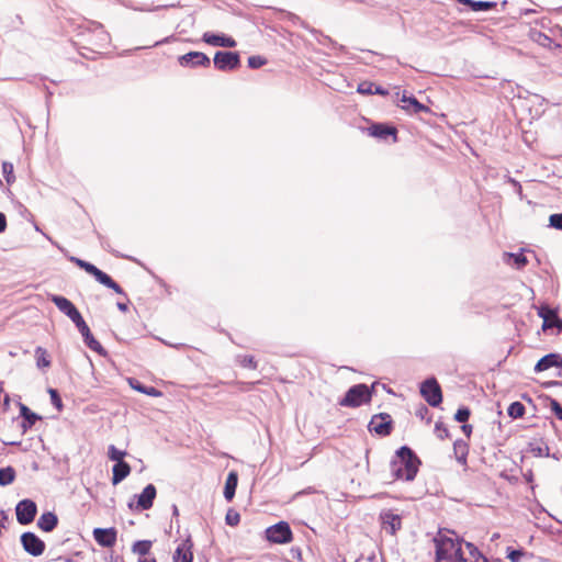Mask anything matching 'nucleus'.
Segmentation results:
<instances>
[{
  "label": "nucleus",
  "mask_w": 562,
  "mask_h": 562,
  "mask_svg": "<svg viewBox=\"0 0 562 562\" xmlns=\"http://www.w3.org/2000/svg\"><path fill=\"white\" fill-rule=\"evenodd\" d=\"M419 464L420 461L413 450L404 446L396 451L390 462V470L395 480L412 481L418 472Z\"/></svg>",
  "instance_id": "obj_1"
},
{
  "label": "nucleus",
  "mask_w": 562,
  "mask_h": 562,
  "mask_svg": "<svg viewBox=\"0 0 562 562\" xmlns=\"http://www.w3.org/2000/svg\"><path fill=\"white\" fill-rule=\"evenodd\" d=\"M436 562H462V542L451 530H440L434 538Z\"/></svg>",
  "instance_id": "obj_2"
},
{
  "label": "nucleus",
  "mask_w": 562,
  "mask_h": 562,
  "mask_svg": "<svg viewBox=\"0 0 562 562\" xmlns=\"http://www.w3.org/2000/svg\"><path fill=\"white\" fill-rule=\"evenodd\" d=\"M68 259L89 274L93 276L95 280L104 286L114 290L119 294H123L122 288L114 280H112L110 276L97 268L94 265L74 256H69Z\"/></svg>",
  "instance_id": "obj_3"
},
{
  "label": "nucleus",
  "mask_w": 562,
  "mask_h": 562,
  "mask_svg": "<svg viewBox=\"0 0 562 562\" xmlns=\"http://www.w3.org/2000/svg\"><path fill=\"white\" fill-rule=\"evenodd\" d=\"M372 392L366 384H356L351 386L344 398L339 401V405L344 407H359L370 402Z\"/></svg>",
  "instance_id": "obj_4"
},
{
  "label": "nucleus",
  "mask_w": 562,
  "mask_h": 562,
  "mask_svg": "<svg viewBox=\"0 0 562 562\" xmlns=\"http://www.w3.org/2000/svg\"><path fill=\"white\" fill-rule=\"evenodd\" d=\"M420 394L432 407L439 406L442 402L441 389L435 378L427 379L422 383Z\"/></svg>",
  "instance_id": "obj_5"
},
{
  "label": "nucleus",
  "mask_w": 562,
  "mask_h": 562,
  "mask_svg": "<svg viewBox=\"0 0 562 562\" xmlns=\"http://www.w3.org/2000/svg\"><path fill=\"white\" fill-rule=\"evenodd\" d=\"M266 537L273 543H288L292 540V531L288 522L280 521L267 528Z\"/></svg>",
  "instance_id": "obj_6"
},
{
  "label": "nucleus",
  "mask_w": 562,
  "mask_h": 562,
  "mask_svg": "<svg viewBox=\"0 0 562 562\" xmlns=\"http://www.w3.org/2000/svg\"><path fill=\"white\" fill-rule=\"evenodd\" d=\"M213 61L214 66L222 71L234 70L240 65L237 52H216Z\"/></svg>",
  "instance_id": "obj_7"
},
{
  "label": "nucleus",
  "mask_w": 562,
  "mask_h": 562,
  "mask_svg": "<svg viewBox=\"0 0 562 562\" xmlns=\"http://www.w3.org/2000/svg\"><path fill=\"white\" fill-rule=\"evenodd\" d=\"M37 513V506L32 499H22L15 507L16 520L21 525L31 524Z\"/></svg>",
  "instance_id": "obj_8"
},
{
  "label": "nucleus",
  "mask_w": 562,
  "mask_h": 562,
  "mask_svg": "<svg viewBox=\"0 0 562 562\" xmlns=\"http://www.w3.org/2000/svg\"><path fill=\"white\" fill-rule=\"evenodd\" d=\"M23 549L33 557L41 555L45 550V543L33 532H24L21 536Z\"/></svg>",
  "instance_id": "obj_9"
},
{
  "label": "nucleus",
  "mask_w": 562,
  "mask_h": 562,
  "mask_svg": "<svg viewBox=\"0 0 562 562\" xmlns=\"http://www.w3.org/2000/svg\"><path fill=\"white\" fill-rule=\"evenodd\" d=\"M178 63L182 67L194 68V67H209L211 64L210 58L201 52H190L188 54L178 57Z\"/></svg>",
  "instance_id": "obj_10"
},
{
  "label": "nucleus",
  "mask_w": 562,
  "mask_h": 562,
  "mask_svg": "<svg viewBox=\"0 0 562 562\" xmlns=\"http://www.w3.org/2000/svg\"><path fill=\"white\" fill-rule=\"evenodd\" d=\"M369 430L379 436H387L392 430V418L389 414H378L371 418Z\"/></svg>",
  "instance_id": "obj_11"
},
{
  "label": "nucleus",
  "mask_w": 562,
  "mask_h": 562,
  "mask_svg": "<svg viewBox=\"0 0 562 562\" xmlns=\"http://www.w3.org/2000/svg\"><path fill=\"white\" fill-rule=\"evenodd\" d=\"M50 300L60 312L74 322V324L78 323V321L82 318L77 307L68 299L60 295H52Z\"/></svg>",
  "instance_id": "obj_12"
},
{
  "label": "nucleus",
  "mask_w": 562,
  "mask_h": 562,
  "mask_svg": "<svg viewBox=\"0 0 562 562\" xmlns=\"http://www.w3.org/2000/svg\"><path fill=\"white\" fill-rule=\"evenodd\" d=\"M380 520L382 528L391 535H395L402 528V517L391 509L382 510Z\"/></svg>",
  "instance_id": "obj_13"
},
{
  "label": "nucleus",
  "mask_w": 562,
  "mask_h": 562,
  "mask_svg": "<svg viewBox=\"0 0 562 562\" xmlns=\"http://www.w3.org/2000/svg\"><path fill=\"white\" fill-rule=\"evenodd\" d=\"M538 315L543 319L542 329L544 331L553 327L562 330V319L558 317L557 310H553L548 305H541L538 308Z\"/></svg>",
  "instance_id": "obj_14"
},
{
  "label": "nucleus",
  "mask_w": 562,
  "mask_h": 562,
  "mask_svg": "<svg viewBox=\"0 0 562 562\" xmlns=\"http://www.w3.org/2000/svg\"><path fill=\"white\" fill-rule=\"evenodd\" d=\"M156 494V487L153 484H148L137 496L136 506H134L133 503H130L128 507L136 510H147L151 508Z\"/></svg>",
  "instance_id": "obj_15"
},
{
  "label": "nucleus",
  "mask_w": 562,
  "mask_h": 562,
  "mask_svg": "<svg viewBox=\"0 0 562 562\" xmlns=\"http://www.w3.org/2000/svg\"><path fill=\"white\" fill-rule=\"evenodd\" d=\"M116 529L115 528H95L93 530V538L104 548H112L116 543Z\"/></svg>",
  "instance_id": "obj_16"
},
{
  "label": "nucleus",
  "mask_w": 562,
  "mask_h": 562,
  "mask_svg": "<svg viewBox=\"0 0 562 562\" xmlns=\"http://www.w3.org/2000/svg\"><path fill=\"white\" fill-rule=\"evenodd\" d=\"M75 325L78 328V330L80 331V334L82 335L86 345L91 350H93L100 355L104 353L103 347L97 339H94V337L92 336V334L83 318L78 321V323H76Z\"/></svg>",
  "instance_id": "obj_17"
},
{
  "label": "nucleus",
  "mask_w": 562,
  "mask_h": 562,
  "mask_svg": "<svg viewBox=\"0 0 562 562\" xmlns=\"http://www.w3.org/2000/svg\"><path fill=\"white\" fill-rule=\"evenodd\" d=\"M202 40L204 43L214 47L233 48L236 46V41L233 37L226 36L225 34L205 32L202 36Z\"/></svg>",
  "instance_id": "obj_18"
},
{
  "label": "nucleus",
  "mask_w": 562,
  "mask_h": 562,
  "mask_svg": "<svg viewBox=\"0 0 562 562\" xmlns=\"http://www.w3.org/2000/svg\"><path fill=\"white\" fill-rule=\"evenodd\" d=\"M193 542L191 537H187L184 540L179 543L177 547L172 560L173 562H192L193 560Z\"/></svg>",
  "instance_id": "obj_19"
},
{
  "label": "nucleus",
  "mask_w": 562,
  "mask_h": 562,
  "mask_svg": "<svg viewBox=\"0 0 562 562\" xmlns=\"http://www.w3.org/2000/svg\"><path fill=\"white\" fill-rule=\"evenodd\" d=\"M553 367H562V359L558 353H549L542 357L535 366V372H542Z\"/></svg>",
  "instance_id": "obj_20"
},
{
  "label": "nucleus",
  "mask_w": 562,
  "mask_h": 562,
  "mask_svg": "<svg viewBox=\"0 0 562 562\" xmlns=\"http://www.w3.org/2000/svg\"><path fill=\"white\" fill-rule=\"evenodd\" d=\"M400 101L403 103L402 108L412 113H420V112H429V108L422 104L416 98L407 97L403 93L400 98Z\"/></svg>",
  "instance_id": "obj_21"
},
{
  "label": "nucleus",
  "mask_w": 562,
  "mask_h": 562,
  "mask_svg": "<svg viewBox=\"0 0 562 562\" xmlns=\"http://www.w3.org/2000/svg\"><path fill=\"white\" fill-rule=\"evenodd\" d=\"M57 524H58V518L52 512L42 514L37 520L38 528L46 532L54 530L56 528Z\"/></svg>",
  "instance_id": "obj_22"
},
{
  "label": "nucleus",
  "mask_w": 562,
  "mask_h": 562,
  "mask_svg": "<svg viewBox=\"0 0 562 562\" xmlns=\"http://www.w3.org/2000/svg\"><path fill=\"white\" fill-rule=\"evenodd\" d=\"M369 131L370 135L380 139H386L389 136H393L394 140L396 139V130L394 127L385 126L383 124H375L372 125Z\"/></svg>",
  "instance_id": "obj_23"
},
{
  "label": "nucleus",
  "mask_w": 562,
  "mask_h": 562,
  "mask_svg": "<svg viewBox=\"0 0 562 562\" xmlns=\"http://www.w3.org/2000/svg\"><path fill=\"white\" fill-rule=\"evenodd\" d=\"M112 472H113L112 483L114 485H116L120 482H122L126 476L130 475L131 467L126 462L115 463L112 469Z\"/></svg>",
  "instance_id": "obj_24"
},
{
  "label": "nucleus",
  "mask_w": 562,
  "mask_h": 562,
  "mask_svg": "<svg viewBox=\"0 0 562 562\" xmlns=\"http://www.w3.org/2000/svg\"><path fill=\"white\" fill-rule=\"evenodd\" d=\"M128 384L133 390H135L139 393H143V394H146V395H149L153 397L162 396V392L159 391L158 389L153 387V386H145L139 381H137L135 379H128Z\"/></svg>",
  "instance_id": "obj_25"
},
{
  "label": "nucleus",
  "mask_w": 562,
  "mask_h": 562,
  "mask_svg": "<svg viewBox=\"0 0 562 562\" xmlns=\"http://www.w3.org/2000/svg\"><path fill=\"white\" fill-rule=\"evenodd\" d=\"M504 260L507 265L513 266L517 269L524 268L528 262L526 256L522 252H518V254L506 252V254H504Z\"/></svg>",
  "instance_id": "obj_26"
},
{
  "label": "nucleus",
  "mask_w": 562,
  "mask_h": 562,
  "mask_svg": "<svg viewBox=\"0 0 562 562\" xmlns=\"http://www.w3.org/2000/svg\"><path fill=\"white\" fill-rule=\"evenodd\" d=\"M238 476L237 473L231 472L226 479L224 487V496L227 501H232L237 487Z\"/></svg>",
  "instance_id": "obj_27"
},
{
  "label": "nucleus",
  "mask_w": 562,
  "mask_h": 562,
  "mask_svg": "<svg viewBox=\"0 0 562 562\" xmlns=\"http://www.w3.org/2000/svg\"><path fill=\"white\" fill-rule=\"evenodd\" d=\"M458 2L469 5L475 12L488 11L496 7V3L491 1L458 0Z\"/></svg>",
  "instance_id": "obj_28"
},
{
  "label": "nucleus",
  "mask_w": 562,
  "mask_h": 562,
  "mask_svg": "<svg viewBox=\"0 0 562 562\" xmlns=\"http://www.w3.org/2000/svg\"><path fill=\"white\" fill-rule=\"evenodd\" d=\"M20 413L23 417L22 427L24 430L32 427L40 419V416L31 412L25 405H21Z\"/></svg>",
  "instance_id": "obj_29"
},
{
  "label": "nucleus",
  "mask_w": 562,
  "mask_h": 562,
  "mask_svg": "<svg viewBox=\"0 0 562 562\" xmlns=\"http://www.w3.org/2000/svg\"><path fill=\"white\" fill-rule=\"evenodd\" d=\"M469 557L462 555V562H488L487 559L470 542L465 543Z\"/></svg>",
  "instance_id": "obj_30"
},
{
  "label": "nucleus",
  "mask_w": 562,
  "mask_h": 562,
  "mask_svg": "<svg viewBox=\"0 0 562 562\" xmlns=\"http://www.w3.org/2000/svg\"><path fill=\"white\" fill-rule=\"evenodd\" d=\"M150 548H151V541L149 540H139V541H136L133 547H132V551L139 555V558L142 557H146L149 551H150Z\"/></svg>",
  "instance_id": "obj_31"
},
{
  "label": "nucleus",
  "mask_w": 562,
  "mask_h": 562,
  "mask_svg": "<svg viewBox=\"0 0 562 562\" xmlns=\"http://www.w3.org/2000/svg\"><path fill=\"white\" fill-rule=\"evenodd\" d=\"M15 479V471L12 467L0 469V485L7 486L11 484Z\"/></svg>",
  "instance_id": "obj_32"
},
{
  "label": "nucleus",
  "mask_w": 562,
  "mask_h": 562,
  "mask_svg": "<svg viewBox=\"0 0 562 562\" xmlns=\"http://www.w3.org/2000/svg\"><path fill=\"white\" fill-rule=\"evenodd\" d=\"M525 406L520 402H513L507 409L508 415L512 418H520L525 415Z\"/></svg>",
  "instance_id": "obj_33"
},
{
  "label": "nucleus",
  "mask_w": 562,
  "mask_h": 562,
  "mask_svg": "<svg viewBox=\"0 0 562 562\" xmlns=\"http://www.w3.org/2000/svg\"><path fill=\"white\" fill-rule=\"evenodd\" d=\"M35 356H36V366L41 369V368H47L50 366V361L49 359L47 358V355H46V351L45 349H43L42 347H37L36 350H35Z\"/></svg>",
  "instance_id": "obj_34"
},
{
  "label": "nucleus",
  "mask_w": 562,
  "mask_h": 562,
  "mask_svg": "<svg viewBox=\"0 0 562 562\" xmlns=\"http://www.w3.org/2000/svg\"><path fill=\"white\" fill-rule=\"evenodd\" d=\"M108 456L110 460L115 461L116 463L124 462L123 458L126 456L125 451L119 450L115 446L111 445L108 450Z\"/></svg>",
  "instance_id": "obj_35"
},
{
  "label": "nucleus",
  "mask_w": 562,
  "mask_h": 562,
  "mask_svg": "<svg viewBox=\"0 0 562 562\" xmlns=\"http://www.w3.org/2000/svg\"><path fill=\"white\" fill-rule=\"evenodd\" d=\"M2 175L5 178L8 184H11L14 181V175H13V165L11 162L4 161L2 164Z\"/></svg>",
  "instance_id": "obj_36"
},
{
  "label": "nucleus",
  "mask_w": 562,
  "mask_h": 562,
  "mask_svg": "<svg viewBox=\"0 0 562 562\" xmlns=\"http://www.w3.org/2000/svg\"><path fill=\"white\" fill-rule=\"evenodd\" d=\"M237 359H238V363L244 368H249V369L257 368V363L252 356H249V355L239 356Z\"/></svg>",
  "instance_id": "obj_37"
},
{
  "label": "nucleus",
  "mask_w": 562,
  "mask_h": 562,
  "mask_svg": "<svg viewBox=\"0 0 562 562\" xmlns=\"http://www.w3.org/2000/svg\"><path fill=\"white\" fill-rule=\"evenodd\" d=\"M373 82L362 81L358 85L357 91L361 94H373Z\"/></svg>",
  "instance_id": "obj_38"
},
{
  "label": "nucleus",
  "mask_w": 562,
  "mask_h": 562,
  "mask_svg": "<svg viewBox=\"0 0 562 562\" xmlns=\"http://www.w3.org/2000/svg\"><path fill=\"white\" fill-rule=\"evenodd\" d=\"M470 409L468 407H461L454 414V419L459 423H465L470 417Z\"/></svg>",
  "instance_id": "obj_39"
},
{
  "label": "nucleus",
  "mask_w": 562,
  "mask_h": 562,
  "mask_svg": "<svg viewBox=\"0 0 562 562\" xmlns=\"http://www.w3.org/2000/svg\"><path fill=\"white\" fill-rule=\"evenodd\" d=\"M266 64V59L261 56H250L248 58V66L252 69L260 68Z\"/></svg>",
  "instance_id": "obj_40"
},
{
  "label": "nucleus",
  "mask_w": 562,
  "mask_h": 562,
  "mask_svg": "<svg viewBox=\"0 0 562 562\" xmlns=\"http://www.w3.org/2000/svg\"><path fill=\"white\" fill-rule=\"evenodd\" d=\"M226 524L229 526H236L238 525L240 520V516L237 512L228 510L225 517Z\"/></svg>",
  "instance_id": "obj_41"
},
{
  "label": "nucleus",
  "mask_w": 562,
  "mask_h": 562,
  "mask_svg": "<svg viewBox=\"0 0 562 562\" xmlns=\"http://www.w3.org/2000/svg\"><path fill=\"white\" fill-rule=\"evenodd\" d=\"M549 222L550 226L557 229H562V213L550 215Z\"/></svg>",
  "instance_id": "obj_42"
},
{
  "label": "nucleus",
  "mask_w": 562,
  "mask_h": 562,
  "mask_svg": "<svg viewBox=\"0 0 562 562\" xmlns=\"http://www.w3.org/2000/svg\"><path fill=\"white\" fill-rule=\"evenodd\" d=\"M550 408L554 413L557 418L562 420V406L560 405V403L557 400H554V398L550 400Z\"/></svg>",
  "instance_id": "obj_43"
},
{
  "label": "nucleus",
  "mask_w": 562,
  "mask_h": 562,
  "mask_svg": "<svg viewBox=\"0 0 562 562\" xmlns=\"http://www.w3.org/2000/svg\"><path fill=\"white\" fill-rule=\"evenodd\" d=\"M48 393L50 395L52 403L58 408H61V400L58 395V392L54 389H49Z\"/></svg>",
  "instance_id": "obj_44"
},
{
  "label": "nucleus",
  "mask_w": 562,
  "mask_h": 562,
  "mask_svg": "<svg viewBox=\"0 0 562 562\" xmlns=\"http://www.w3.org/2000/svg\"><path fill=\"white\" fill-rule=\"evenodd\" d=\"M435 431L440 439H445L449 435L448 429L441 423L436 424Z\"/></svg>",
  "instance_id": "obj_45"
},
{
  "label": "nucleus",
  "mask_w": 562,
  "mask_h": 562,
  "mask_svg": "<svg viewBox=\"0 0 562 562\" xmlns=\"http://www.w3.org/2000/svg\"><path fill=\"white\" fill-rule=\"evenodd\" d=\"M522 555H524V552H522L521 550H510V551L507 553V558H508L512 562H518Z\"/></svg>",
  "instance_id": "obj_46"
},
{
  "label": "nucleus",
  "mask_w": 562,
  "mask_h": 562,
  "mask_svg": "<svg viewBox=\"0 0 562 562\" xmlns=\"http://www.w3.org/2000/svg\"><path fill=\"white\" fill-rule=\"evenodd\" d=\"M7 228V217L0 212V233H3Z\"/></svg>",
  "instance_id": "obj_47"
},
{
  "label": "nucleus",
  "mask_w": 562,
  "mask_h": 562,
  "mask_svg": "<svg viewBox=\"0 0 562 562\" xmlns=\"http://www.w3.org/2000/svg\"><path fill=\"white\" fill-rule=\"evenodd\" d=\"M387 93H389L387 90H385L384 88H382L380 86L373 87V94L386 95Z\"/></svg>",
  "instance_id": "obj_48"
},
{
  "label": "nucleus",
  "mask_w": 562,
  "mask_h": 562,
  "mask_svg": "<svg viewBox=\"0 0 562 562\" xmlns=\"http://www.w3.org/2000/svg\"><path fill=\"white\" fill-rule=\"evenodd\" d=\"M97 30L99 31V35L101 36L102 41H106L109 35L103 31L101 26H98Z\"/></svg>",
  "instance_id": "obj_49"
},
{
  "label": "nucleus",
  "mask_w": 562,
  "mask_h": 562,
  "mask_svg": "<svg viewBox=\"0 0 562 562\" xmlns=\"http://www.w3.org/2000/svg\"><path fill=\"white\" fill-rule=\"evenodd\" d=\"M462 431L469 437L472 432V426L471 425H463Z\"/></svg>",
  "instance_id": "obj_50"
},
{
  "label": "nucleus",
  "mask_w": 562,
  "mask_h": 562,
  "mask_svg": "<svg viewBox=\"0 0 562 562\" xmlns=\"http://www.w3.org/2000/svg\"><path fill=\"white\" fill-rule=\"evenodd\" d=\"M138 562H156V559L155 558L142 557V558L138 559Z\"/></svg>",
  "instance_id": "obj_51"
},
{
  "label": "nucleus",
  "mask_w": 562,
  "mask_h": 562,
  "mask_svg": "<svg viewBox=\"0 0 562 562\" xmlns=\"http://www.w3.org/2000/svg\"><path fill=\"white\" fill-rule=\"evenodd\" d=\"M116 306H117V308H119L120 311H122V312H126V311H127V305H126L125 303H121V302H119V303L116 304Z\"/></svg>",
  "instance_id": "obj_52"
},
{
  "label": "nucleus",
  "mask_w": 562,
  "mask_h": 562,
  "mask_svg": "<svg viewBox=\"0 0 562 562\" xmlns=\"http://www.w3.org/2000/svg\"><path fill=\"white\" fill-rule=\"evenodd\" d=\"M172 515L173 516H179V509L176 505H172Z\"/></svg>",
  "instance_id": "obj_53"
},
{
  "label": "nucleus",
  "mask_w": 562,
  "mask_h": 562,
  "mask_svg": "<svg viewBox=\"0 0 562 562\" xmlns=\"http://www.w3.org/2000/svg\"><path fill=\"white\" fill-rule=\"evenodd\" d=\"M58 248L60 249V251L66 252L65 249L61 248L60 246H58Z\"/></svg>",
  "instance_id": "obj_54"
},
{
  "label": "nucleus",
  "mask_w": 562,
  "mask_h": 562,
  "mask_svg": "<svg viewBox=\"0 0 562 562\" xmlns=\"http://www.w3.org/2000/svg\"><path fill=\"white\" fill-rule=\"evenodd\" d=\"M458 447H460V445L458 442H456L454 448L457 449Z\"/></svg>",
  "instance_id": "obj_55"
}]
</instances>
